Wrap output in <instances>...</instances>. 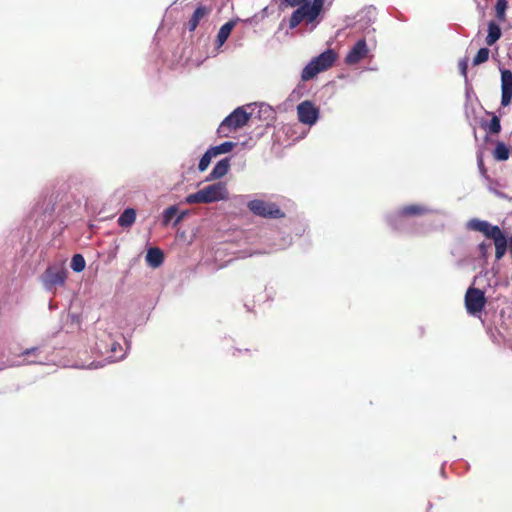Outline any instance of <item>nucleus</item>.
Here are the masks:
<instances>
[{"mask_svg": "<svg viewBox=\"0 0 512 512\" xmlns=\"http://www.w3.org/2000/svg\"><path fill=\"white\" fill-rule=\"evenodd\" d=\"M288 7H297L291 14L288 23L290 29H295L299 24H318V17L323 11L325 0H283Z\"/></svg>", "mask_w": 512, "mask_h": 512, "instance_id": "obj_1", "label": "nucleus"}, {"mask_svg": "<svg viewBox=\"0 0 512 512\" xmlns=\"http://www.w3.org/2000/svg\"><path fill=\"white\" fill-rule=\"evenodd\" d=\"M469 227L483 233L487 238L494 241L495 257L497 260H500L505 255L507 251V239L498 226L491 225L484 220L473 219L469 222Z\"/></svg>", "mask_w": 512, "mask_h": 512, "instance_id": "obj_2", "label": "nucleus"}, {"mask_svg": "<svg viewBox=\"0 0 512 512\" xmlns=\"http://www.w3.org/2000/svg\"><path fill=\"white\" fill-rule=\"evenodd\" d=\"M337 59V54L332 49H327L317 57L313 58L302 70L301 79L308 81L313 79L318 73L326 71L333 66Z\"/></svg>", "mask_w": 512, "mask_h": 512, "instance_id": "obj_3", "label": "nucleus"}, {"mask_svg": "<svg viewBox=\"0 0 512 512\" xmlns=\"http://www.w3.org/2000/svg\"><path fill=\"white\" fill-rule=\"evenodd\" d=\"M250 116L243 107L236 108L221 122L218 128L219 135L228 137L231 132L244 127L248 123Z\"/></svg>", "mask_w": 512, "mask_h": 512, "instance_id": "obj_4", "label": "nucleus"}, {"mask_svg": "<svg viewBox=\"0 0 512 512\" xmlns=\"http://www.w3.org/2000/svg\"><path fill=\"white\" fill-rule=\"evenodd\" d=\"M248 209L256 216L269 219H279L285 216V213L277 204L255 199L248 203Z\"/></svg>", "mask_w": 512, "mask_h": 512, "instance_id": "obj_5", "label": "nucleus"}, {"mask_svg": "<svg viewBox=\"0 0 512 512\" xmlns=\"http://www.w3.org/2000/svg\"><path fill=\"white\" fill-rule=\"evenodd\" d=\"M484 292L478 288L470 287L465 293V308L470 315L480 313L486 305Z\"/></svg>", "mask_w": 512, "mask_h": 512, "instance_id": "obj_6", "label": "nucleus"}, {"mask_svg": "<svg viewBox=\"0 0 512 512\" xmlns=\"http://www.w3.org/2000/svg\"><path fill=\"white\" fill-rule=\"evenodd\" d=\"M298 120L306 125H313L319 117V109L311 101H303L297 106Z\"/></svg>", "mask_w": 512, "mask_h": 512, "instance_id": "obj_7", "label": "nucleus"}, {"mask_svg": "<svg viewBox=\"0 0 512 512\" xmlns=\"http://www.w3.org/2000/svg\"><path fill=\"white\" fill-rule=\"evenodd\" d=\"M205 204L228 199L227 186L223 182H217L202 188Z\"/></svg>", "mask_w": 512, "mask_h": 512, "instance_id": "obj_8", "label": "nucleus"}, {"mask_svg": "<svg viewBox=\"0 0 512 512\" xmlns=\"http://www.w3.org/2000/svg\"><path fill=\"white\" fill-rule=\"evenodd\" d=\"M66 271L64 269L49 267L42 276L43 283L48 290L65 283Z\"/></svg>", "mask_w": 512, "mask_h": 512, "instance_id": "obj_9", "label": "nucleus"}, {"mask_svg": "<svg viewBox=\"0 0 512 512\" xmlns=\"http://www.w3.org/2000/svg\"><path fill=\"white\" fill-rule=\"evenodd\" d=\"M369 49L365 39L358 40L345 57L347 65H355L368 56Z\"/></svg>", "mask_w": 512, "mask_h": 512, "instance_id": "obj_10", "label": "nucleus"}, {"mask_svg": "<svg viewBox=\"0 0 512 512\" xmlns=\"http://www.w3.org/2000/svg\"><path fill=\"white\" fill-rule=\"evenodd\" d=\"M210 13L211 8L203 5L198 6L188 21L189 31H194L199 25L200 21L206 18Z\"/></svg>", "mask_w": 512, "mask_h": 512, "instance_id": "obj_11", "label": "nucleus"}, {"mask_svg": "<svg viewBox=\"0 0 512 512\" xmlns=\"http://www.w3.org/2000/svg\"><path fill=\"white\" fill-rule=\"evenodd\" d=\"M164 261V253L160 248L153 247L148 249L146 254V262L152 268H157L162 265Z\"/></svg>", "mask_w": 512, "mask_h": 512, "instance_id": "obj_12", "label": "nucleus"}, {"mask_svg": "<svg viewBox=\"0 0 512 512\" xmlns=\"http://www.w3.org/2000/svg\"><path fill=\"white\" fill-rule=\"evenodd\" d=\"M429 209L419 204H411L402 207L399 210V215L401 217H412V216H421L427 214Z\"/></svg>", "mask_w": 512, "mask_h": 512, "instance_id": "obj_13", "label": "nucleus"}, {"mask_svg": "<svg viewBox=\"0 0 512 512\" xmlns=\"http://www.w3.org/2000/svg\"><path fill=\"white\" fill-rule=\"evenodd\" d=\"M230 168V160L229 158H224L220 160L212 169L209 179H220L225 176Z\"/></svg>", "mask_w": 512, "mask_h": 512, "instance_id": "obj_14", "label": "nucleus"}, {"mask_svg": "<svg viewBox=\"0 0 512 512\" xmlns=\"http://www.w3.org/2000/svg\"><path fill=\"white\" fill-rule=\"evenodd\" d=\"M136 220V211L133 208L125 209L122 214L119 216L117 222L118 225L122 228L131 227Z\"/></svg>", "mask_w": 512, "mask_h": 512, "instance_id": "obj_15", "label": "nucleus"}, {"mask_svg": "<svg viewBox=\"0 0 512 512\" xmlns=\"http://www.w3.org/2000/svg\"><path fill=\"white\" fill-rule=\"evenodd\" d=\"M235 25H236V22L231 20L221 26V28L219 29L218 34H217V43L219 45H223L226 42V40L230 36Z\"/></svg>", "mask_w": 512, "mask_h": 512, "instance_id": "obj_16", "label": "nucleus"}, {"mask_svg": "<svg viewBox=\"0 0 512 512\" xmlns=\"http://www.w3.org/2000/svg\"><path fill=\"white\" fill-rule=\"evenodd\" d=\"M500 37V27L494 21H491L488 25V35L486 37V44L488 46H492Z\"/></svg>", "mask_w": 512, "mask_h": 512, "instance_id": "obj_17", "label": "nucleus"}, {"mask_svg": "<svg viewBox=\"0 0 512 512\" xmlns=\"http://www.w3.org/2000/svg\"><path fill=\"white\" fill-rule=\"evenodd\" d=\"M482 128L486 130L491 135H497L501 131V123L500 119L496 115H492V118L489 122L482 123Z\"/></svg>", "mask_w": 512, "mask_h": 512, "instance_id": "obj_18", "label": "nucleus"}, {"mask_svg": "<svg viewBox=\"0 0 512 512\" xmlns=\"http://www.w3.org/2000/svg\"><path fill=\"white\" fill-rule=\"evenodd\" d=\"M510 152V148L507 147L503 142H497L493 151V157L498 161H505L509 158Z\"/></svg>", "mask_w": 512, "mask_h": 512, "instance_id": "obj_19", "label": "nucleus"}, {"mask_svg": "<svg viewBox=\"0 0 512 512\" xmlns=\"http://www.w3.org/2000/svg\"><path fill=\"white\" fill-rule=\"evenodd\" d=\"M501 89L502 92H512V72L510 70L501 72Z\"/></svg>", "mask_w": 512, "mask_h": 512, "instance_id": "obj_20", "label": "nucleus"}, {"mask_svg": "<svg viewBox=\"0 0 512 512\" xmlns=\"http://www.w3.org/2000/svg\"><path fill=\"white\" fill-rule=\"evenodd\" d=\"M236 146V143L234 142H223L218 146L211 147L210 150H212L213 154L215 156L228 153L230 152L234 147Z\"/></svg>", "mask_w": 512, "mask_h": 512, "instance_id": "obj_21", "label": "nucleus"}, {"mask_svg": "<svg viewBox=\"0 0 512 512\" xmlns=\"http://www.w3.org/2000/svg\"><path fill=\"white\" fill-rule=\"evenodd\" d=\"M85 259L81 254H75L71 260V268L75 272H82L85 269Z\"/></svg>", "mask_w": 512, "mask_h": 512, "instance_id": "obj_22", "label": "nucleus"}, {"mask_svg": "<svg viewBox=\"0 0 512 512\" xmlns=\"http://www.w3.org/2000/svg\"><path fill=\"white\" fill-rule=\"evenodd\" d=\"M215 157V155L213 154L212 150H210V148L204 153V155L201 157L200 161H199V164H198V169L199 171L203 172L205 171L212 158Z\"/></svg>", "mask_w": 512, "mask_h": 512, "instance_id": "obj_23", "label": "nucleus"}, {"mask_svg": "<svg viewBox=\"0 0 512 512\" xmlns=\"http://www.w3.org/2000/svg\"><path fill=\"white\" fill-rule=\"evenodd\" d=\"M489 49L488 48H481L473 58V65L478 66L482 63H485L489 59Z\"/></svg>", "mask_w": 512, "mask_h": 512, "instance_id": "obj_24", "label": "nucleus"}, {"mask_svg": "<svg viewBox=\"0 0 512 512\" xmlns=\"http://www.w3.org/2000/svg\"><path fill=\"white\" fill-rule=\"evenodd\" d=\"M185 203H186V204L205 203L204 194H203L202 189H200V190H199V191H197L196 193L189 194V195L185 198Z\"/></svg>", "mask_w": 512, "mask_h": 512, "instance_id": "obj_25", "label": "nucleus"}, {"mask_svg": "<svg viewBox=\"0 0 512 512\" xmlns=\"http://www.w3.org/2000/svg\"><path fill=\"white\" fill-rule=\"evenodd\" d=\"M178 209L176 206H170L167 209H165L163 213V222L164 224H168L173 217L177 214Z\"/></svg>", "mask_w": 512, "mask_h": 512, "instance_id": "obj_26", "label": "nucleus"}, {"mask_svg": "<svg viewBox=\"0 0 512 512\" xmlns=\"http://www.w3.org/2000/svg\"><path fill=\"white\" fill-rule=\"evenodd\" d=\"M458 68H459L460 74L465 79H467V73H468V58L467 57H465L459 61Z\"/></svg>", "mask_w": 512, "mask_h": 512, "instance_id": "obj_27", "label": "nucleus"}, {"mask_svg": "<svg viewBox=\"0 0 512 512\" xmlns=\"http://www.w3.org/2000/svg\"><path fill=\"white\" fill-rule=\"evenodd\" d=\"M505 9H506V1L505 0H497L496 11H497L498 18L502 19L504 17Z\"/></svg>", "mask_w": 512, "mask_h": 512, "instance_id": "obj_28", "label": "nucleus"}, {"mask_svg": "<svg viewBox=\"0 0 512 512\" xmlns=\"http://www.w3.org/2000/svg\"><path fill=\"white\" fill-rule=\"evenodd\" d=\"M512 100V92H502L501 96V104L503 106H507L511 103Z\"/></svg>", "mask_w": 512, "mask_h": 512, "instance_id": "obj_29", "label": "nucleus"}, {"mask_svg": "<svg viewBox=\"0 0 512 512\" xmlns=\"http://www.w3.org/2000/svg\"><path fill=\"white\" fill-rule=\"evenodd\" d=\"M478 166H479V169H480L481 173H482L483 175H485V174H486V168H485V166H484V162H483V159H482V158H479V159H478Z\"/></svg>", "mask_w": 512, "mask_h": 512, "instance_id": "obj_30", "label": "nucleus"}, {"mask_svg": "<svg viewBox=\"0 0 512 512\" xmlns=\"http://www.w3.org/2000/svg\"><path fill=\"white\" fill-rule=\"evenodd\" d=\"M507 249L512 254V236L507 240Z\"/></svg>", "mask_w": 512, "mask_h": 512, "instance_id": "obj_31", "label": "nucleus"}, {"mask_svg": "<svg viewBox=\"0 0 512 512\" xmlns=\"http://www.w3.org/2000/svg\"><path fill=\"white\" fill-rule=\"evenodd\" d=\"M36 350H37L36 348L27 349V350H25V351L23 352V354H24V355H28V354H30V353L35 352Z\"/></svg>", "mask_w": 512, "mask_h": 512, "instance_id": "obj_32", "label": "nucleus"}, {"mask_svg": "<svg viewBox=\"0 0 512 512\" xmlns=\"http://www.w3.org/2000/svg\"><path fill=\"white\" fill-rule=\"evenodd\" d=\"M89 368H94V369H97L100 367L99 363H95V362H92L89 366Z\"/></svg>", "mask_w": 512, "mask_h": 512, "instance_id": "obj_33", "label": "nucleus"}, {"mask_svg": "<svg viewBox=\"0 0 512 512\" xmlns=\"http://www.w3.org/2000/svg\"><path fill=\"white\" fill-rule=\"evenodd\" d=\"M183 218H184V214L179 215L175 221V224H178L180 221H182Z\"/></svg>", "mask_w": 512, "mask_h": 512, "instance_id": "obj_34", "label": "nucleus"}, {"mask_svg": "<svg viewBox=\"0 0 512 512\" xmlns=\"http://www.w3.org/2000/svg\"><path fill=\"white\" fill-rule=\"evenodd\" d=\"M480 248H481V249H485V244H481V245H480Z\"/></svg>", "mask_w": 512, "mask_h": 512, "instance_id": "obj_35", "label": "nucleus"}]
</instances>
